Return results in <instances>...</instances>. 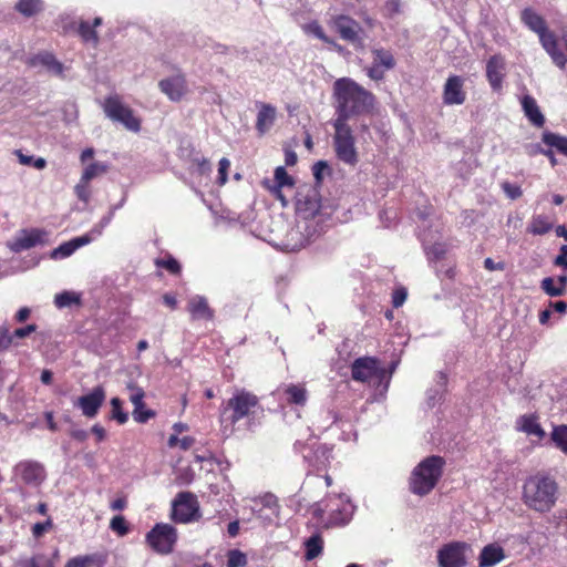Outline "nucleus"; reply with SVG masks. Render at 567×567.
<instances>
[{
  "label": "nucleus",
  "mask_w": 567,
  "mask_h": 567,
  "mask_svg": "<svg viewBox=\"0 0 567 567\" xmlns=\"http://www.w3.org/2000/svg\"><path fill=\"white\" fill-rule=\"evenodd\" d=\"M158 87L173 102H179L188 93L187 80L182 73L161 80Z\"/></svg>",
  "instance_id": "obj_20"
},
{
  "label": "nucleus",
  "mask_w": 567,
  "mask_h": 567,
  "mask_svg": "<svg viewBox=\"0 0 567 567\" xmlns=\"http://www.w3.org/2000/svg\"><path fill=\"white\" fill-rule=\"evenodd\" d=\"M38 59L40 62L48 66L49 69L53 70L55 73L60 74L63 71L62 64L54 58V55L50 53H43L39 54Z\"/></svg>",
  "instance_id": "obj_45"
},
{
  "label": "nucleus",
  "mask_w": 567,
  "mask_h": 567,
  "mask_svg": "<svg viewBox=\"0 0 567 567\" xmlns=\"http://www.w3.org/2000/svg\"><path fill=\"white\" fill-rule=\"evenodd\" d=\"M177 539V529L167 523L155 524L145 536L147 546L159 555L173 553Z\"/></svg>",
  "instance_id": "obj_7"
},
{
  "label": "nucleus",
  "mask_w": 567,
  "mask_h": 567,
  "mask_svg": "<svg viewBox=\"0 0 567 567\" xmlns=\"http://www.w3.org/2000/svg\"><path fill=\"white\" fill-rule=\"evenodd\" d=\"M555 264L567 268V245L560 247V252L556 257Z\"/></svg>",
  "instance_id": "obj_61"
},
{
  "label": "nucleus",
  "mask_w": 567,
  "mask_h": 567,
  "mask_svg": "<svg viewBox=\"0 0 567 567\" xmlns=\"http://www.w3.org/2000/svg\"><path fill=\"white\" fill-rule=\"evenodd\" d=\"M127 389L131 391L130 401L134 408H136V410L144 409V390L134 383H128Z\"/></svg>",
  "instance_id": "obj_43"
},
{
  "label": "nucleus",
  "mask_w": 567,
  "mask_h": 567,
  "mask_svg": "<svg viewBox=\"0 0 567 567\" xmlns=\"http://www.w3.org/2000/svg\"><path fill=\"white\" fill-rule=\"evenodd\" d=\"M445 466V460L431 455L422 460L412 471L409 478L411 493L417 496L430 494L440 482Z\"/></svg>",
  "instance_id": "obj_5"
},
{
  "label": "nucleus",
  "mask_w": 567,
  "mask_h": 567,
  "mask_svg": "<svg viewBox=\"0 0 567 567\" xmlns=\"http://www.w3.org/2000/svg\"><path fill=\"white\" fill-rule=\"evenodd\" d=\"M103 111L109 118L120 122L124 127L132 132L141 131V120L134 115V111L125 105L118 95L105 97Z\"/></svg>",
  "instance_id": "obj_9"
},
{
  "label": "nucleus",
  "mask_w": 567,
  "mask_h": 567,
  "mask_svg": "<svg viewBox=\"0 0 567 567\" xmlns=\"http://www.w3.org/2000/svg\"><path fill=\"white\" fill-rule=\"evenodd\" d=\"M247 558L240 550L234 549L228 553L227 567H244Z\"/></svg>",
  "instance_id": "obj_46"
},
{
  "label": "nucleus",
  "mask_w": 567,
  "mask_h": 567,
  "mask_svg": "<svg viewBox=\"0 0 567 567\" xmlns=\"http://www.w3.org/2000/svg\"><path fill=\"white\" fill-rule=\"evenodd\" d=\"M132 414L134 420L138 423H146L150 419H153L156 415L155 411L147 409L145 404L144 409L136 410V408H134Z\"/></svg>",
  "instance_id": "obj_50"
},
{
  "label": "nucleus",
  "mask_w": 567,
  "mask_h": 567,
  "mask_svg": "<svg viewBox=\"0 0 567 567\" xmlns=\"http://www.w3.org/2000/svg\"><path fill=\"white\" fill-rule=\"evenodd\" d=\"M303 31L306 33H309V34H313L316 38H318L319 40L323 41L324 43L333 47L338 52H341L343 50V47L340 45L339 43L336 42L334 39L328 37L324 31H323V28L321 27V24L317 21V20H313L307 24H305L302 27Z\"/></svg>",
  "instance_id": "obj_32"
},
{
  "label": "nucleus",
  "mask_w": 567,
  "mask_h": 567,
  "mask_svg": "<svg viewBox=\"0 0 567 567\" xmlns=\"http://www.w3.org/2000/svg\"><path fill=\"white\" fill-rule=\"evenodd\" d=\"M259 411L262 412V408L256 394L246 390H237L231 398L224 402L220 410V422L228 423L233 430L241 420H247L250 423Z\"/></svg>",
  "instance_id": "obj_4"
},
{
  "label": "nucleus",
  "mask_w": 567,
  "mask_h": 567,
  "mask_svg": "<svg viewBox=\"0 0 567 567\" xmlns=\"http://www.w3.org/2000/svg\"><path fill=\"white\" fill-rule=\"evenodd\" d=\"M503 559H505L504 548L497 544H488L481 550L478 567H494Z\"/></svg>",
  "instance_id": "obj_26"
},
{
  "label": "nucleus",
  "mask_w": 567,
  "mask_h": 567,
  "mask_svg": "<svg viewBox=\"0 0 567 567\" xmlns=\"http://www.w3.org/2000/svg\"><path fill=\"white\" fill-rule=\"evenodd\" d=\"M539 40L544 49L549 53V55L553 58L554 62L558 66H564L566 62V58L563 53L558 52V44L556 35L548 30V28H545L544 31H540L538 33Z\"/></svg>",
  "instance_id": "obj_24"
},
{
  "label": "nucleus",
  "mask_w": 567,
  "mask_h": 567,
  "mask_svg": "<svg viewBox=\"0 0 567 567\" xmlns=\"http://www.w3.org/2000/svg\"><path fill=\"white\" fill-rule=\"evenodd\" d=\"M558 498V484L554 477L544 472L528 476L523 484L524 504L539 513L549 512Z\"/></svg>",
  "instance_id": "obj_3"
},
{
  "label": "nucleus",
  "mask_w": 567,
  "mask_h": 567,
  "mask_svg": "<svg viewBox=\"0 0 567 567\" xmlns=\"http://www.w3.org/2000/svg\"><path fill=\"white\" fill-rule=\"evenodd\" d=\"M110 527L113 532L117 533L120 536L126 535L130 530L126 519L121 515L114 516L111 519Z\"/></svg>",
  "instance_id": "obj_47"
},
{
  "label": "nucleus",
  "mask_w": 567,
  "mask_h": 567,
  "mask_svg": "<svg viewBox=\"0 0 567 567\" xmlns=\"http://www.w3.org/2000/svg\"><path fill=\"white\" fill-rule=\"evenodd\" d=\"M105 398L104 388L97 385L90 393L79 396L74 402V406L79 408L84 416L92 419L97 415Z\"/></svg>",
  "instance_id": "obj_16"
},
{
  "label": "nucleus",
  "mask_w": 567,
  "mask_h": 567,
  "mask_svg": "<svg viewBox=\"0 0 567 567\" xmlns=\"http://www.w3.org/2000/svg\"><path fill=\"white\" fill-rule=\"evenodd\" d=\"M188 171L196 177H208L212 172V165L208 158L195 152L190 155Z\"/></svg>",
  "instance_id": "obj_30"
},
{
  "label": "nucleus",
  "mask_w": 567,
  "mask_h": 567,
  "mask_svg": "<svg viewBox=\"0 0 567 567\" xmlns=\"http://www.w3.org/2000/svg\"><path fill=\"white\" fill-rule=\"evenodd\" d=\"M52 526H53V522H52L51 518H48L43 523H35L32 526V535H33V537H35V538L42 537L45 532H48L49 529L52 528Z\"/></svg>",
  "instance_id": "obj_54"
},
{
  "label": "nucleus",
  "mask_w": 567,
  "mask_h": 567,
  "mask_svg": "<svg viewBox=\"0 0 567 567\" xmlns=\"http://www.w3.org/2000/svg\"><path fill=\"white\" fill-rule=\"evenodd\" d=\"M14 470L22 482L27 485L39 486L47 477L44 466L40 462L32 460L19 462Z\"/></svg>",
  "instance_id": "obj_18"
},
{
  "label": "nucleus",
  "mask_w": 567,
  "mask_h": 567,
  "mask_svg": "<svg viewBox=\"0 0 567 567\" xmlns=\"http://www.w3.org/2000/svg\"><path fill=\"white\" fill-rule=\"evenodd\" d=\"M89 183L90 182H83V179L81 178L79 184H76V186L74 187L76 197L84 203L89 202L91 195L89 189Z\"/></svg>",
  "instance_id": "obj_51"
},
{
  "label": "nucleus",
  "mask_w": 567,
  "mask_h": 567,
  "mask_svg": "<svg viewBox=\"0 0 567 567\" xmlns=\"http://www.w3.org/2000/svg\"><path fill=\"white\" fill-rule=\"evenodd\" d=\"M504 190L511 196V198H517L522 195V190L518 186H512L506 183L503 185Z\"/></svg>",
  "instance_id": "obj_64"
},
{
  "label": "nucleus",
  "mask_w": 567,
  "mask_h": 567,
  "mask_svg": "<svg viewBox=\"0 0 567 567\" xmlns=\"http://www.w3.org/2000/svg\"><path fill=\"white\" fill-rule=\"evenodd\" d=\"M523 111L528 121L536 127L540 128L545 124V116L542 113L539 106L536 104L523 105Z\"/></svg>",
  "instance_id": "obj_37"
},
{
  "label": "nucleus",
  "mask_w": 567,
  "mask_h": 567,
  "mask_svg": "<svg viewBox=\"0 0 567 567\" xmlns=\"http://www.w3.org/2000/svg\"><path fill=\"white\" fill-rule=\"evenodd\" d=\"M516 430L529 436H536L538 440H543L546 435L535 413L520 415L516 421Z\"/></svg>",
  "instance_id": "obj_23"
},
{
  "label": "nucleus",
  "mask_w": 567,
  "mask_h": 567,
  "mask_svg": "<svg viewBox=\"0 0 567 567\" xmlns=\"http://www.w3.org/2000/svg\"><path fill=\"white\" fill-rule=\"evenodd\" d=\"M333 127V147L337 158L344 164L355 166L359 162V156L355 148V137L350 125L334 121Z\"/></svg>",
  "instance_id": "obj_6"
},
{
  "label": "nucleus",
  "mask_w": 567,
  "mask_h": 567,
  "mask_svg": "<svg viewBox=\"0 0 567 567\" xmlns=\"http://www.w3.org/2000/svg\"><path fill=\"white\" fill-rule=\"evenodd\" d=\"M321 210V195L316 187L305 186L296 195V214L303 223H298L291 228L289 236L291 241L287 247L291 250H300L309 245L317 237V229L312 228L308 221L313 220Z\"/></svg>",
  "instance_id": "obj_1"
},
{
  "label": "nucleus",
  "mask_w": 567,
  "mask_h": 567,
  "mask_svg": "<svg viewBox=\"0 0 567 567\" xmlns=\"http://www.w3.org/2000/svg\"><path fill=\"white\" fill-rule=\"evenodd\" d=\"M359 17L368 29L372 30L377 27V20L367 11H360Z\"/></svg>",
  "instance_id": "obj_60"
},
{
  "label": "nucleus",
  "mask_w": 567,
  "mask_h": 567,
  "mask_svg": "<svg viewBox=\"0 0 567 567\" xmlns=\"http://www.w3.org/2000/svg\"><path fill=\"white\" fill-rule=\"evenodd\" d=\"M155 265L158 268L166 269L172 275H179L182 271L181 264L171 255L156 259Z\"/></svg>",
  "instance_id": "obj_42"
},
{
  "label": "nucleus",
  "mask_w": 567,
  "mask_h": 567,
  "mask_svg": "<svg viewBox=\"0 0 567 567\" xmlns=\"http://www.w3.org/2000/svg\"><path fill=\"white\" fill-rule=\"evenodd\" d=\"M109 166L101 162H94L87 165L81 176L83 182H91L93 178L106 173Z\"/></svg>",
  "instance_id": "obj_40"
},
{
  "label": "nucleus",
  "mask_w": 567,
  "mask_h": 567,
  "mask_svg": "<svg viewBox=\"0 0 567 567\" xmlns=\"http://www.w3.org/2000/svg\"><path fill=\"white\" fill-rule=\"evenodd\" d=\"M305 558L310 561L319 557L323 551V539L320 534H313L305 542Z\"/></svg>",
  "instance_id": "obj_34"
},
{
  "label": "nucleus",
  "mask_w": 567,
  "mask_h": 567,
  "mask_svg": "<svg viewBox=\"0 0 567 567\" xmlns=\"http://www.w3.org/2000/svg\"><path fill=\"white\" fill-rule=\"evenodd\" d=\"M384 8H385L388 16L393 17L400 12L401 2H400V0H388L385 2Z\"/></svg>",
  "instance_id": "obj_58"
},
{
  "label": "nucleus",
  "mask_w": 567,
  "mask_h": 567,
  "mask_svg": "<svg viewBox=\"0 0 567 567\" xmlns=\"http://www.w3.org/2000/svg\"><path fill=\"white\" fill-rule=\"evenodd\" d=\"M107 561L109 553L103 550L72 557L64 567H105Z\"/></svg>",
  "instance_id": "obj_22"
},
{
  "label": "nucleus",
  "mask_w": 567,
  "mask_h": 567,
  "mask_svg": "<svg viewBox=\"0 0 567 567\" xmlns=\"http://www.w3.org/2000/svg\"><path fill=\"white\" fill-rule=\"evenodd\" d=\"M229 167H230L229 159L226 157H223L218 163V183H219V185H224L227 182Z\"/></svg>",
  "instance_id": "obj_52"
},
{
  "label": "nucleus",
  "mask_w": 567,
  "mask_h": 567,
  "mask_svg": "<svg viewBox=\"0 0 567 567\" xmlns=\"http://www.w3.org/2000/svg\"><path fill=\"white\" fill-rule=\"evenodd\" d=\"M92 433L96 436L97 442H102L106 437V431L100 424H94L91 429Z\"/></svg>",
  "instance_id": "obj_63"
},
{
  "label": "nucleus",
  "mask_w": 567,
  "mask_h": 567,
  "mask_svg": "<svg viewBox=\"0 0 567 567\" xmlns=\"http://www.w3.org/2000/svg\"><path fill=\"white\" fill-rule=\"evenodd\" d=\"M351 378L357 382H370L373 379L381 380L385 370L380 367V360L375 357H360L351 363Z\"/></svg>",
  "instance_id": "obj_11"
},
{
  "label": "nucleus",
  "mask_w": 567,
  "mask_h": 567,
  "mask_svg": "<svg viewBox=\"0 0 567 567\" xmlns=\"http://www.w3.org/2000/svg\"><path fill=\"white\" fill-rule=\"evenodd\" d=\"M429 252L434 257L435 260H441L445 257L447 252V246L444 243H434L430 247Z\"/></svg>",
  "instance_id": "obj_56"
},
{
  "label": "nucleus",
  "mask_w": 567,
  "mask_h": 567,
  "mask_svg": "<svg viewBox=\"0 0 567 567\" xmlns=\"http://www.w3.org/2000/svg\"><path fill=\"white\" fill-rule=\"evenodd\" d=\"M371 54L372 63L365 69V73L373 81H382L385 72L395 68L396 60L393 53L384 48H374Z\"/></svg>",
  "instance_id": "obj_12"
},
{
  "label": "nucleus",
  "mask_w": 567,
  "mask_h": 567,
  "mask_svg": "<svg viewBox=\"0 0 567 567\" xmlns=\"http://www.w3.org/2000/svg\"><path fill=\"white\" fill-rule=\"evenodd\" d=\"M471 547L464 542H452L437 551L440 567H465L467 565L466 550Z\"/></svg>",
  "instance_id": "obj_13"
},
{
  "label": "nucleus",
  "mask_w": 567,
  "mask_h": 567,
  "mask_svg": "<svg viewBox=\"0 0 567 567\" xmlns=\"http://www.w3.org/2000/svg\"><path fill=\"white\" fill-rule=\"evenodd\" d=\"M54 305L60 309L71 307L72 305H81V298L75 292L63 291L55 295Z\"/></svg>",
  "instance_id": "obj_39"
},
{
  "label": "nucleus",
  "mask_w": 567,
  "mask_h": 567,
  "mask_svg": "<svg viewBox=\"0 0 567 567\" xmlns=\"http://www.w3.org/2000/svg\"><path fill=\"white\" fill-rule=\"evenodd\" d=\"M520 20L528 29H530L537 34L540 31H544L545 28H547L545 19L532 8H525L522 11Z\"/></svg>",
  "instance_id": "obj_31"
},
{
  "label": "nucleus",
  "mask_w": 567,
  "mask_h": 567,
  "mask_svg": "<svg viewBox=\"0 0 567 567\" xmlns=\"http://www.w3.org/2000/svg\"><path fill=\"white\" fill-rule=\"evenodd\" d=\"M327 169H329V166H328L327 162H324V161H319L312 166V173L318 183L321 182L322 173H323V171H327Z\"/></svg>",
  "instance_id": "obj_57"
},
{
  "label": "nucleus",
  "mask_w": 567,
  "mask_h": 567,
  "mask_svg": "<svg viewBox=\"0 0 567 567\" xmlns=\"http://www.w3.org/2000/svg\"><path fill=\"white\" fill-rule=\"evenodd\" d=\"M14 9L25 18L37 16L43 10L42 0H18Z\"/></svg>",
  "instance_id": "obj_35"
},
{
  "label": "nucleus",
  "mask_w": 567,
  "mask_h": 567,
  "mask_svg": "<svg viewBox=\"0 0 567 567\" xmlns=\"http://www.w3.org/2000/svg\"><path fill=\"white\" fill-rule=\"evenodd\" d=\"M331 522L336 525H346L350 520V513L346 507L331 509L330 515Z\"/></svg>",
  "instance_id": "obj_48"
},
{
  "label": "nucleus",
  "mask_w": 567,
  "mask_h": 567,
  "mask_svg": "<svg viewBox=\"0 0 567 567\" xmlns=\"http://www.w3.org/2000/svg\"><path fill=\"white\" fill-rule=\"evenodd\" d=\"M47 231L39 228L22 229L19 235L8 244L13 252H21L45 243Z\"/></svg>",
  "instance_id": "obj_17"
},
{
  "label": "nucleus",
  "mask_w": 567,
  "mask_h": 567,
  "mask_svg": "<svg viewBox=\"0 0 567 567\" xmlns=\"http://www.w3.org/2000/svg\"><path fill=\"white\" fill-rule=\"evenodd\" d=\"M286 402L289 405L305 406L308 400V392L305 384H289L284 390Z\"/></svg>",
  "instance_id": "obj_29"
},
{
  "label": "nucleus",
  "mask_w": 567,
  "mask_h": 567,
  "mask_svg": "<svg viewBox=\"0 0 567 567\" xmlns=\"http://www.w3.org/2000/svg\"><path fill=\"white\" fill-rule=\"evenodd\" d=\"M261 186L266 189L275 199L279 200L284 207L288 205V199L282 193L284 188H293L295 179L289 175L284 166H278L275 169L274 181L264 178Z\"/></svg>",
  "instance_id": "obj_14"
},
{
  "label": "nucleus",
  "mask_w": 567,
  "mask_h": 567,
  "mask_svg": "<svg viewBox=\"0 0 567 567\" xmlns=\"http://www.w3.org/2000/svg\"><path fill=\"white\" fill-rule=\"evenodd\" d=\"M566 281V276H560L557 281L551 277H547L542 280V289L549 296H560L565 290Z\"/></svg>",
  "instance_id": "obj_36"
},
{
  "label": "nucleus",
  "mask_w": 567,
  "mask_h": 567,
  "mask_svg": "<svg viewBox=\"0 0 567 567\" xmlns=\"http://www.w3.org/2000/svg\"><path fill=\"white\" fill-rule=\"evenodd\" d=\"M445 105H461L466 101L464 79L460 75H450L443 86L442 94Z\"/></svg>",
  "instance_id": "obj_19"
},
{
  "label": "nucleus",
  "mask_w": 567,
  "mask_h": 567,
  "mask_svg": "<svg viewBox=\"0 0 567 567\" xmlns=\"http://www.w3.org/2000/svg\"><path fill=\"white\" fill-rule=\"evenodd\" d=\"M408 298V291L404 287L395 289L392 293V306L394 308L401 307Z\"/></svg>",
  "instance_id": "obj_55"
},
{
  "label": "nucleus",
  "mask_w": 567,
  "mask_h": 567,
  "mask_svg": "<svg viewBox=\"0 0 567 567\" xmlns=\"http://www.w3.org/2000/svg\"><path fill=\"white\" fill-rule=\"evenodd\" d=\"M37 330V326L34 323L32 324H28L25 327H22V328H18L13 331V337L14 338H25L28 337L29 334H31L32 332H34Z\"/></svg>",
  "instance_id": "obj_59"
},
{
  "label": "nucleus",
  "mask_w": 567,
  "mask_h": 567,
  "mask_svg": "<svg viewBox=\"0 0 567 567\" xmlns=\"http://www.w3.org/2000/svg\"><path fill=\"white\" fill-rule=\"evenodd\" d=\"M111 419L116 420L118 424H124L127 422L128 415L122 409V401L118 398H113L111 400Z\"/></svg>",
  "instance_id": "obj_44"
},
{
  "label": "nucleus",
  "mask_w": 567,
  "mask_h": 567,
  "mask_svg": "<svg viewBox=\"0 0 567 567\" xmlns=\"http://www.w3.org/2000/svg\"><path fill=\"white\" fill-rule=\"evenodd\" d=\"M333 95L337 101L336 122L347 123L351 116L368 114L374 106V95L349 78L333 83Z\"/></svg>",
  "instance_id": "obj_2"
},
{
  "label": "nucleus",
  "mask_w": 567,
  "mask_h": 567,
  "mask_svg": "<svg viewBox=\"0 0 567 567\" xmlns=\"http://www.w3.org/2000/svg\"><path fill=\"white\" fill-rule=\"evenodd\" d=\"M76 250V245H74L73 240L63 243L58 248H55L52 252V257H61L65 258L71 256Z\"/></svg>",
  "instance_id": "obj_49"
},
{
  "label": "nucleus",
  "mask_w": 567,
  "mask_h": 567,
  "mask_svg": "<svg viewBox=\"0 0 567 567\" xmlns=\"http://www.w3.org/2000/svg\"><path fill=\"white\" fill-rule=\"evenodd\" d=\"M13 333L7 327H0V350H7L13 344Z\"/></svg>",
  "instance_id": "obj_53"
},
{
  "label": "nucleus",
  "mask_w": 567,
  "mask_h": 567,
  "mask_svg": "<svg viewBox=\"0 0 567 567\" xmlns=\"http://www.w3.org/2000/svg\"><path fill=\"white\" fill-rule=\"evenodd\" d=\"M543 142L550 147H555L560 154L567 155V138L550 132L543 134Z\"/></svg>",
  "instance_id": "obj_38"
},
{
  "label": "nucleus",
  "mask_w": 567,
  "mask_h": 567,
  "mask_svg": "<svg viewBox=\"0 0 567 567\" xmlns=\"http://www.w3.org/2000/svg\"><path fill=\"white\" fill-rule=\"evenodd\" d=\"M187 310L193 320H212L214 311L204 297L196 296L187 303Z\"/></svg>",
  "instance_id": "obj_27"
},
{
  "label": "nucleus",
  "mask_w": 567,
  "mask_h": 567,
  "mask_svg": "<svg viewBox=\"0 0 567 567\" xmlns=\"http://www.w3.org/2000/svg\"><path fill=\"white\" fill-rule=\"evenodd\" d=\"M550 439L561 452L567 453V425L554 427Z\"/></svg>",
  "instance_id": "obj_41"
},
{
  "label": "nucleus",
  "mask_w": 567,
  "mask_h": 567,
  "mask_svg": "<svg viewBox=\"0 0 567 567\" xmlns=\"http://www.w3.org/2000/svg\"><path fill=\"white\" fill-rule=\"evenodd\" d=\"M329 27L341 40L354 47L362 45L364 30L361 24L349 14L339 13L331 16Z\"/></svg>",
  "instance_id": "obj_10"
},
{
  "label": "nucleus",
  "mask_w": 567,
  "mask_h": 567,
  "mask_svg": "<svg viewBox=\"0 0 567 567\" xmlns=\"http://www.w3.org/2000/svg\"><path fill=\"white\" fill-rule=\"evenodd\" d=\"M484 267L485 269L489 270V271H494V270H504L505 268V265L504 262H494V260L492 258H486L484 260Z\"/></svg>",
  "instance_id": "obj_62"
},
{
  "label": "nucleus",
  "mask_w": 567,
  "mask_h": 567,
  "mask_svg": "<svg viewBox=\"0 0 567 567\" xmlns=\"http://www.w3.org/2000/svg\"><path fill=\"white\" fill-rule=\"evenodd\" d=\"M258 114L256 120V130L260 135L267 133L276 120V107L268 103L258 104Z\"/></svg>",
  "instance_id": "obj_25"
},
{
  "label": "nucleus",
  "mask_w": 567,
  "mask_h": 567,
  "mask_svg": "<svg viewBox=\"0 0 567 567\" xmlns=\"http://www.w3.org/2000/svg\"><path fill=\"white\" fill-rule=\"evenodd\" d=\"M554 220L546 215H534L527 227V231L533 235H545L551 230Z\"/></svg>",
  "instance_id": "obj_33"
},
{
  "label": "nucleus",
  "mask_w": 567,
  "mask_h": 567,
  "mask_svg": "<svg viewBox=\"0 0 567 567\" xmlns=\"http://www.w3.org/2000/svg\"><path fill=\"white\" fill-rule=\"evenodd\" d=\"M303 460L313 470L322 471L329 465L331 457V449L323 443L313 442L310 445H305L302 451Z\"/></svg>",
  "instance_id": "obj_15"
},
{
  "label": "nucleus",
  "mask_w": 567,
  "mask_h": 567,
  "mask_svg": "<svg viewBox=\"0 0 567 567\" xmlns=\"http://www.w3.org/2000/svg\"><path fill=\"white\" fill-rule=\"evenodd\" d=\"M103 19L101 17L94 18L93 22L81 20L78 25V34L84 43H92L93 47H97L100 42L96 28L102 25Z\"/></svg>",
  "instance_id": "obj_28"
},
{
  "label": "nucleus",
  "mask_w": 567,
  "mask_h": 567,
  "mask_svg": "<svg viewBox=\"0 0 567 567\" xmlns=\"http://www.w3.org/2000/svg\"><path fill=\"white\" fill-rule=\"evenodd\" d=\"M506 63L501 54L492 55L486 63V78L495 92H499L503 87L505 79Z\"/></svg>",
  "instance_id": "obj_21"
},
{
  "label": "nucleus",
  "mask_w": 567,
  "mask_h": 567,
  "mask_svg": "<svg viewBox=\"0 0 567 567\" xmlns=\"http://www.w3.org/2000/svg\"><path fill=\"white\" fill-rule=\"evenodd\" d=\"M171 517L177 524L198 522L202 513L196 495L192 492H179L172 503Z\"/></svg>",
  "instance_id": "obj_8"
}]
</instances>
